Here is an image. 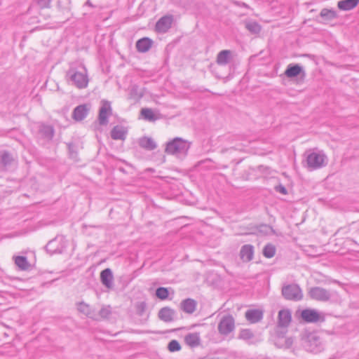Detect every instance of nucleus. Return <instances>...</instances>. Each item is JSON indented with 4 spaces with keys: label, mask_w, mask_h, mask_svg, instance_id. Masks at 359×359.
Returning a JSON list of instances; mask_svg holds the SVG:
<instances>
[{
    "label": "nucleus",
    "mask_w": 359,
    "mask_h": 359,
    "mask_svg": "<svg viewBox=\"0 0 359 359\" xmlns=\"http://www.w3.org/2000/svg\"><path fill=\"white\" fill-rule=\"evenodd\" d=\"M320 16L327 20H332L337 17V13L332 9L323 8L321 10Z\"/></svg>",
    "instance_id": "obj_29"
},
{
    "label": "nucleus",
    "mask_w": 359,
    "mask_h": 359,
    "mask_svg": "<svg viewBox=\"0 0 359 359\" xmlns=\"http://www.w3.org/2000/svg\"><path fill=\"white\" fill-rule=\"evenodd\" d=\"M231 53L229 50L220 51L217 56V63L219 65H226L229 62Z\"/></svg>",
    "instance_id": "obj_25"
},
{
    "label": "nucleus",
    "mask_w": 359,
    "mask_h": 359,
    "mask_svg": "<svg viewBox=\"0 0 359 359\" xmlns=\"http://www.w3.org/2000/svg\"><path fill=\"white\" fill-rule=\"evenodd\" d=\"M100 279L102 284L108 288L113 285V274L110 269H105L100 273Z\"/></svg>",
    "instance_id": "obj_20"
},
{
    "label": "nucleus",
    "mask_w": 359,
    "mask_h": 359,
    "mask_svg": "<svg viewBox=\"0 0 359 359\" xmlns=\"http://www.w3.org/2000/svg\"><path fill=\"white\" fill-rule=\"evenodd\" d=\"M38 5L41 8H48L50 6L51 0H36Z\"/></svg>",
    "instance_id": "obj_38"
},
{
    "label": "nucleus",
    "mask_w": 359,
    "mask_h": 359,
    "mask_svg": "<svg viewBox=\"0 0 359 359\" xmlns=\"http://www.w3.org/2000/svg\"><path fill=\"white\" fill-rule=\"evenodd\" d=\"M77 309L79 312L83 313L86 316L90 317L91 315V310L90 307L88 304L84 303V302H79L77 304Z\"/></svg>",
    "instance_id": "obj_32"
},
{
    "label": "nucleus",
    "mask_w": 359,
    "mask_h": 359,
    "mask_svg": "<svg viewBox=\"0 0 359 359\" xmlns=\"http://www.w3.org/2000/svg\"><path fill=\"white\" fill-rule=\"evenodd\" d=\"M111 312L110 306H104L100 309L99 314L102 318H106L109 316Z\"/></svg>",
    "instance_id": "obj_37"
},
{
    "label": "nucleus",
    "mask_w": 359,
    "mask_h": 359,
    "mask_svg": "<svg viewBox=\"0 0 359 359\" xmlns=\"http://www.w3.org/2000/svg\"><path fill=\"white\" fill-rule=\"evenodd\" d=\"M238 339L245 341L249 345L256 344L260 341L250 329H241Z\"/></svg>",
    "instance_id": "obj_10"
},
{
    "label": "nucleus",
    "mask_w": 359,
    "mask_h": 359,
    "mask_svg": "<svg viewBox=\"0 0 359 359\" xmlns=\"http://www.w3.org/2000/svg\"><path fill=\"white\" fill-rule=\"evenodd\" d=\"M127 130L121 126H114L111 131V137L113 140H124L126 137Z\"/></svg>",
    "instance_id": "obj_19"
},
{
    "label": "nucleus",
    "mask_w": 359,
    "mask_h": 359,
    "mask_svg": "<svg viewBox=\"0 0 359 359\" xmlns=\"http://www.w3.org/2000/svg\"><path fill=\"white\" fill-rule=\"evenodd\" d=\"M302 71V68L299 65H289L285 72V74L288 78H292L298 76Z\"/></svg>",
    "instance_id": "obj_26"
},
{
    "label": "nucleus",
    "mask_w": 359,
    "mask_h": 359,
    "mask_svg": "<svg viewBox=\"0 0 359 359\" xmlns=\"http://www.w3.org/2000/svg\"><path fill=\"white\" fill-rule=\"evenodd\" d=\"M306 167L309 170H315L327 164V157L323 151L313 150L305 154Z\"/></svg>",
    "instance_id": "obj_3"
},
{
    "label": "nucleus",
    "mask_w": 359,
    "mask_h": 359,
    "mask_svg": "<svg viewBox=\"0 0 359 359\" xmlns=\"http://www.w3.org/2000/svg\"><path fill=\"white\" fill-rule=\"evenodd\" d=\"M359 4V0H341L337 3L339 9L344 11L355 8Z\"/></svg>",
    "instance_id": "obj_22"
},
{
    "label": "nucleus",
    "mask_w": 359,
    "mask_h": 359,
    "mask_svg": "<svg viewBox=\"0 0 359 359\" xmlns=\"http://www.w3.org/2000/svg\"><path fill=\"white\" fill-rule=\"evenodd\" d=\"M282 294L287 300L299 301L303 298L302 289L297 284H287L283 287Z\"/></svg>",
    "instance_id": "obj_5"
},
{
    "label": "nucleus",
    "mask_w": 359,
    "mask_h": 359,
    "mask_svg": "<svg viewBox=\"0 0 359 359\" xmlns=\"http://www.w3.org/2000/svg\"><path fill=\"white\" fill-rule=\"evenodd\" d=\"M292 316L290 310L282 309L278 312V324L279 327H286L291 322Z\"/></svg>",
    "instance_id": "obj_13"
},
{
    "label": "nucleus",
    "mask_w": 359,
    "mask_h": 359,
    "mask_svg": "<svg viewBox=\"0 0 359 359\" xmlns=\"http://www.w3.org/2000/svg\"><path fill=\"white\" fill-rule=\"evenodd\" d=\"M172 22V15L163 16L156 22L155 29L158 33H165L171 27Z\"/></svg>",
    "instance_id": "obj_9"
},
{
    "label": "nucleus",
    "mask_w": 359,
    "mask_h": 359,
    "mask_svg": "<svg viewBox=\"0 0 359 359\" xmlns=\"http://www.w3.org/2000/svg\"><path fill=\"white\" fill-rule=\"evenodd\" d=\"M40 131L48 139H52L54 135L53 128L50 126H42Z\"/></svg>",
    "instance_id": "obj_30"
},
{
    "label": "nucleus",
    "mask_w": 359,
    "mask_h": 359,
    "mask_svg": "<svg viewBox=\"0 0 359 359\" xmlns=\"http://www.w3.org/2000/svg\"><path fill=\"white\" fill-rule=\"evenodd\" d=\"M184 341L191 347H196L200 344V334L198 332L189 333L184 337Z\"/></svg>",
    "instance_id": "obj_24"
},
{
    "label": "nucleus",
    "mask_w": 359,
    "mask_h": 359,
    "mask_svg": "<svg viewBox=\"0 0 359 359\" xmlns=\"http://www.w3.org/2000/svg\"><path fill=\"white\" fill-rule=\"evenodd\" d=\"M302 345L309 352L318 353L325 349V343L322 338L316 332L307 334L302 339Z\"/></svg>",
    "instance_id": "obj_4"
},
{
    "label": "nucleus",
    "mask_w": 359,
    "mask_h": 359,
    "mask_svg": "<svg viewBox=\"0 0 359 359\" xmlns=\"http://www.w3.org/2000/svg\"><path fill=\"white\" fill-rule=\"evenodd\" d=\"M309 294L311 299L320 302H327L332 297L330 291L321 287H311Z\"/></svg>",
    "instance_id": "obj_8"
},
{
    "label": "nucleus",
    "mask_w": 359,
    "mask_h": 359,
    "mask_svg": "<svg viewBox=\"0 0 359 359\" xmlns=\"http://www.w3.org/2000/svg\"><path fill=\"white\" fill-rule=\"evenodd\" d=\"M138 144L140 147L147 151L154 150L157 147V144L155 141L149 137H142L139 139Z\"/></svg>",
    "instance_id": "obj_18"
},
{
    "label": "nucleus",
    "mask_w": 359,
    "mask_h": 359,
    "mask_svg": "<svg viewBox=\"0 0 359 359\" xmlns=\"http://www.w3.org/2000/svg\"><path fill=\"white\" fill-rule=\"evenodd\" d=\"M151 46L152 41L147 37L140 39L136 42V48L140 53L147 52L151 48Z\"/></svg>",
    "instance_id": "obj_21"
},
{
    "label": "nucleus",
    "mask_w": 359,
    "mask_h": 359,
    "mask_svg": "<svg viewBox=\"0 0 359 359\" xmlns=\"http://www.w3.org/2000/svg\"><path fill=\"white\" fill-rule=\"evenodd\" d=\"M276 248L271 244H267L263 250V255L266 258H271L275 255Z\"/></svg>",
    "instance_id": "obj_31"
},
{
    "label": "nucleus",
    "mask_w": 359,
    "mask_h": 359,
    "mask_svg": "<svg viewBox=\"0 0 359 359\" xmlns=\"http://www.w3.org/2000/svg\"><path fill=\"white\" fill-rule=\"evenodd\" d=\"M196 302L191 298L186 299L181 302V309L186 313L191 314L196 309Z\"/></svg>",
    "instance_id": "obj_17"
},
{
    "label": "nucleus",
    "mask_w": 359,
    "mask_h": 359,
    "mask_svg": "<svg viewBox=\"0 0 359 359\" xmlns=\"http://www.w3.org/2000/svg\"><path fill=\"white\" fill-rule=\"evenodd\" d=\"M85 5L88 6L92 7V8L95 7V6L92 4L90 0H87L86 2L85 3Z\"/></svg>",
    "instance_id": "obj_40"
},
{
    "label": "nucleus",
    "mask_w": 359,
    "mask_h": 359,
    "mask_svg": "<svg viewBox=\"0 0 359 359\" xmlns=\"http://www.w3.org/2000/svg\"><path fill=\"white\" fill-rule=\"evenodd\" d=\"M168 348L170 352L179 351L181 349V346L177 340H171L168 346Z\"/></svg>",
    "instance_id": "obj_36"
},
{
    "label": "nucleus",
    "mask_w": 359,
    "mask_h": 359,
    "mask_svg": "<svg viewBox=\"0 0 359 359\" xmlns=\"http://www.w3.org/2000/svg\"><path fill=\"white\" fill-rule=\"evenodd\" d=\"M242 6L247 8L248 5L245 3H242Z\"/></svg>",
    "instance_id": "obj_42"
},
{
    "label": "nucleus",
    "mask_w": 359,
    "mask_h": 359,
    "mask_svg": "<svg viewBox=\"0 0 359 359\" xmlns=\"http://www.w3.org/2000/svg\"><path fill=\"white\" fill-rule=\"evenodd\" d=\"M254 247L252 245L246 244L241 247L240 250V257L245 262H250L253 259Z\"/></svg>",
    "instance_id": "obj_15"
},
{
    "label": "nucleus",
    "mask_w": 359,
    "mask_h": 359,
    "mask_svg": "<svg viewBox=\"0 0 359 359\" xmlns=\"http://www.w3.org/2000/svg\"><path fill=\"white\" fill-rule=\"evenodd\" d=\"M112 114L111 103L107 100H102L101 107L99 110L98 121L102 126L108 123V118Z\"/></svg>",
    "instance_id": "obj_7"
},
{
    "label": "nucleus",
    "mask_w": 359,
    "mask_h": 359,
    "mask_svg": "<svg viewBox=\"0 0 359 359\" xmlns=\"http://www.w3.org/2000/svg\"><path fill=\"white\" fill-rule=\"evenodd\" d=\"M245 318L251 323H256L263 318V311L259 309H249L245 312Z\"/></svg>",
    "instance_id": "obj_16"
},
{
    "label": "nucleus",
    "mask_w": 359,
    "mask_h": 359,
    "mask_svg": "<svg viewBox=\"0 0 359 359\" xmlns=\"http://www.w3.org/2000/svg\"><path fill=\"white\" fill-rule=\"evenodd\" d=\"M169 294L168 290L167 288L163 287H160L156 290V295L158 298L161 299H165L168 298Z\"/></svg>",
    "instance_id": "obj_35"
},
{
    "label": "nucleus",
    "mask_w": 359,
    "mask_h": 359,
    "mask_svg": "<svg viewBox=\"0 0 359 359\" xmlns=\"http://www.w3.org/2000/svg\"><path fill=\"white\" fill-rule=\"evenodd\" d=\"M141 115L149 121H154L158 119V116L151 109L143 108L141 109Z\"/></svg>",
    "instance_id": "obj_27"
},
{
    "label": "nucleus",
    "mask_w": 359,
    "mask_h": 359,
    "mask_svg": "<svg viewBox=\"0 0 359 359\" xmlns=\"http://www.w3.org/2000/svg\"><path fill=\"white\" fill-rule=\"evenodd\" d=\"M218 332L220 334L227 336L235 330V320L231 315L227 314L221 318L218 324Z\"/></svg>",
    "instance_id": "obj_6"
},
{
    "label": "nucleus",
    "mask_w": 359,
    "mask_h": 359,
    "mask_svg": "<svg viewBox=\"0 0 359 359\" xmlns=\"http://www.w3.org/2000/svg\"><path fill=\"white\" fill-rule=\"evenodd\" d=\"M276 191H278L282 194H284V195L287 194V191L286 188L283 185H281V184L277 186L276 187Z\"/></svg>",
    "instance_id": "obj_39"
},
{
    "label": "nucleus",
    "mask_w": 359,
    "mask_h": 359,
    "mask_svg": "<svg viewBox=\"0 0 359 359\" xmlns=\"http://www.w3.org/2000/svg\"><path fill=\"white\" fill-rule=\"evenodd\" d=\"M62 238L56 236L53 240L50 241L46 245L47 252L50 254L61 253L62 250V246L59 245V243L62 241Z\"/></svg>",
    "instance_id": "obj_12"
},
{
    "label": "nucleus",
    "mask_w": 359,
    "mask_h": 359,
    "mask_svg": "<svg viewBox=\"0 0 359 359\" xmlns=\"http://www.w3.org/2000/svg\"><path fill=\"white\" fill-rule=\"evenodd\" d=\"M301 317L307 323H317L323 320L321 315L314 309H304L301 313Z\"/></svg>",
    "instance_id": "obj_11"
},
{
    "label": "nucleus",
    "mask_w": 359,
    "mask_h": 359,
    "mask_svg": "<svg viewBox=\"0 0 359 359\" xmlns=\"http://www.w3.org/2000/svg\"><path fill=\"white\" fill-rule=\"evenodd\" d=\"M88 111L89 107L87 104H80L74 109L72 118L77 121H82L87 116Z\"/></svg>",
    "instance_id": "obj_14"
},
{
    "label": "nucleus",
    "mask_w": 359,
    "mask_h": 359,
    "mask_svg": "<svg viewBox=\"0 0 359 359\" xmlns=\"http://www.w3.org/2000/svg\"><path fill=\"white\" fill-rule=\"evenodd\" d=\"M245 27L250 32L254 34H257L261 31L260 25L255 22H248Z\"/></svg>",
    "instance_id": "obj_34"
},
{
    "label": "nucleus",
    "mask_w": 359,
    "mask_h": 359,
    "mask_svg": "<svg viewBox=\"0 0 359 359\" xmlns=\"http://www.w3.org/2000/svg\"><path fill=\"white\" fill-rule=\"evenodd\" d=\"M66 79L69 83L79 89L87 88L89 82L88 70L81 62H72L66 72Z\"/></svg>",
    "instance_id": "obj_1"
},
{
    "label": "nucleus",
    "mask_w": 359,
    "mask_h": 359,
    "mask_svg": "<svg viewBox=\"0 0 359 359\" xmlns=\"http://www.w3.org/2000/svg\"><path fill=\"white\" fill-rule=\"evenodd\" d=\"M174 310L168 307H163L158 312V318L164 322L172 321L174 319Z\"/></svg>",
    "instance_id": "obj_23"
},
{
    "label": "nucleus",
    "mask_w": 359,
    "mask_h": 359,
    "mask_svg": "<svg viewBox=\"0 0 359 359\" xmlns=\"http://www.w3.org/2000/svg\"><path fill=\"white\" fill-rule=\"evenodd\" d=\"M191 144L182 137H175L166 143L165 152L177 158H182L187 156Z\"/></svg>",
    "instance_id": "obj_2"
},
{
    "label": "nucleus",
    "mask_w": 359,
    "mask_h": 359,
    "mask_svg": "<svg viewBox=\"0 0 359 359\" xmlns=\"http://www.w3.org/2000/svg\"><path fill=\"white\" fill-rule=\"evenodd\" d=\"M293 341L291 338H288L286 339V344H287V346H290L292 345Z\"/></svg>",
    "instance_id": "obj_41"
},
{
    "label": "nucleus",
    "mask_w": 359,
    "mask_h": 359,
    "mask_svg": "<svg viewBox=\"0 0 359 359\" xmlns=\"http://www.w3.org/2000/svg\"><path fill=\"white\" fill-rule=\"evenodd\" d=\"M0 160L2 165L6 167L11 163L13 158L8 151H4L0 155Z\"/></svg>",
    "instance_id": "obj_33"
},
{
    "label": "nucleus",
    "mask_w": 359,
    "mask_h": 359,
    "mask_svg": "<svg viewBox=\"0 0 359 359\" xmlns=\"http://www.w3.org/2000/svg\"><path fill=\"white\" fill-rule=\"evenodd\" d=\"M15 264L16 266L21 270H27L29 264L27 261V259L25 256H16L15 257Z\"/></svg>",
    "instance_id": "obj_28"
}]
</instances>
